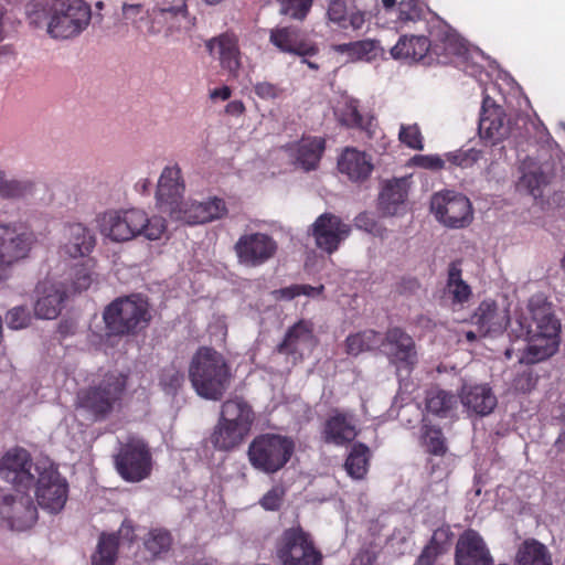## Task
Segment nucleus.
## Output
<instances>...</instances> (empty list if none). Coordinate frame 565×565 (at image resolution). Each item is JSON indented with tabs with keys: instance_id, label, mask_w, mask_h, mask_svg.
Here are the masks:
<instances>
[{
	"instance_id": "obj_1",
	"label": "nucleus",
	"mask_w": 565,
	"mask_h": 565,
	"mask_svg": "<svg viewBox=\"0 0 565 565\" xmlns=\"http://www.w3.org/2000/svg\"><path fill=\"white\" fill-rule=\"evenodd\" d=\"M28 17L34 26L45 28L52 39L68 40L87 29L92 10L84 0H34Z\"/></svg>"
},
{
	"instance_id": "obj_2",
	"label": "nucleus",
	"mask_w": 565,
	"mask_h": 565,
	"mask_svg": "<svg viewBox=\"0 0 565 565\" xmlns=\"http://www.w3.org/2000/svg\"><path fill=\"white\" fill-rule=\"evenodd\" d=\"M189 379L199 396L216 402L225 395L233 374L221 352L211 347H200L190 362Z\"/></svg>"
},
{
	"instance_id": "obj_3",
	"label": "nucleus",
	"mask_w": 565,
	"mask_h": 565,
	"mask_svg": "<svg viewBox=\"0 0 565 565\" xmlns=\"http://www.w3.org/2000/svg\"><path fill=\"white\" fill-rule=\"evenodd\" d=\"M104 332L90 330L88 341L95 350L107 351L115 345V339L135 332L141 321V296L118 297L103 311Z\"/></svg>"
},
{
	"instance_id": "obj_4",
	"label": "nucleus",
	"mask_w": 565,
	"mask_h": 565,
	"mask_svg": "<svg viewBox=\"0 0 565 565\" xmlns=\"http://www.w3.org/2000/svg\"><path fill=\"white\" fill-rule=\"evenodd\" d=\"M463 45L458 35L444 29L437 34L434 43L424 35H403L391 49V55L395 60L420 61L436 55L437 62L447 64L451 55H460Z\"/></svg>"
},
{
	"instance_id": "obj_5",
	"label": "nucleus",
	"mask_w": 565,
	"mask_h": 565,
	"mask_svg": "<svg viewBox=\"0 0 565 565\" xmlns=\"http://www.w3.org/2000/svg\"><path fill=\"white\" fill-rule=\"evenodd\" d=\"M295 448L292 438L275 433H264L257 435L248 445L247 458L255 470L274 475L290 461Z\"/></svg>"
},
{
	"instance_id": "obj_6",
	"label": "nucleus",
	"mask_w": 565,
	"mask_h": 565,
	"mask_svg": "<svg viewBox=\"0 0 565 565\" xmlns=\"http://www.w3.org/2000/svg\"><path fill=\"white\" fill-rule=\"evenodd\" d=\"M126 390V375L108 373L98 385L78 394V406L88 412L95 420H103L121 406Z\"/></svg>"
},
{
	"instance_id": "obj_7",
	"label": "nucleus",
	"mask_w": 565,
	"mask_h": 565,
	"mask_svg": "<svg viewBox=\"0 0 565 565\" xmlns=\"http://www.w3.org/2000/svg\"><path fill=\"white\" fill-rule=\"evenodd\" d=\"M38 475L31 489L38 505L51 513H60L68 498V482L49 459H40L36 467Z\"/></svg>"
},
{
	"instance_id": "obj_8",
	"label": "nucleus",
	"mask_w": 565,
	"mask_h": 565,
	"mask_svg": "<svg viewBox=\"0 0 565 565\" xmlns=\"http://www.w3.org/2000/svg\"><path fill=\"white\" fill-rule=\"evenodd\" d=\"M38 242L35 232L25 223L2 226L0 234V282L10 276V269L26 259Z\"/></svg>"
},
{
	"instance_id": "obj_9",
	"label": "nucleus",
	"mask_w": 565,
	"mask_h": 565,
	"mask_svg": "<svg viewBox=\"0 0 565 565\" xmlns=\"http://www.w3.org/2000/svg\"><path fill=\"white\" fill-rule=\"evenodd\" d=\"M276 553L281 565H322V553L316 547L310 533L300 525L282 532Z\"/></svg>"
},
{
	"instance_id": "obj_10",
	"label": "nucleus",
	"mask_w": 565,
	"mask_h": 565,
	"mask_svg": "<svg viewBox=\"0 0 565 565\" xmlns=\"http://www.w3.org/2000/svg\"><path fill=\"white\" fill-rule=\"evenodd\" d=\"M38 508L32 497L10 493L0 488V523L12 531H26L38 521Z\"/></svg>"
},
{
	"instance_id": "obj_11",
	"label": "nucleus",
	"mask_w": 565,
	"mask_h": 565,
	"mask_svg": "<svg viewBox=\"0 0 565 565\" xmlns=\"http://www.w3.org/2000/svg\"><path fill=\"white\" fill-rule=\"evenodd\" d=\"M430 210L444 225L452 228L467 226L472 220V207L469 199L454 191H445L433 195Z\"/></svg>"
},
{
	"instance_id": "obj_12",
	"label": "nucleus",
	"mask_w": 565,
	"mask_h": 565,
	"mask_svg": "<svg viewBox=\"0 0 565 565\" xmlns=\"http://www.w3.org/2000/svg\"><path fill=\"white\" fill-rule=\"evenodd\" d=\"M33 461L29 451L15 447L8 450L0 460V476L17 491L30 490L38 475V461Z\"/></svg>"
},
{
	"instance_id": "obj_13",
	"label": "nucleus",
	"mask_w": 565,
	"mask_h": 565,
	"mask_svg": "<svg viewBox=\"0 0 565 565\" xmlns=\"http://www.w3.org/2000/svg\"><path fill=\"white\" fill-rule=\"evenodd\" d=\"M381 348L398 370L412 372L418 363L415 340L401 327H390L382 335Z\"/></svg>"
},
{
	"instance_id": "obj_14",
	"label": "nucleus",
	"mask_w": 565,
	"mask_h": 565,
	"mask_svg": "<svg viewBox=\"0 0 565 565\" xmlns=\"http://www.w3.org/2000/svg\"><path fill=\"white\" fill-rule=\"evenodd\" d=\"M316 246L322 252L331 255L337 252L350 233L351 226L344 223L339 216L326 212L319 215L309 231Z\"/></svg>"
},
{
	"instance_id": "obj_15",
	"label": "nucleus",
	"mask_w": 565,
	"mask_h": 565,
	"mask_svg": "<svg viewBox=\"0 0 565 565\" xmlns=\"http://www.w3.org/2000/svg\"><path fill=\"white\" fill-rule=\"evenodd\" d=\"M234 250L239 264L257 267L274 257L277 243L265 233L244 234L235 243Z\"/></svg>"
},
{
	"instance_id": "obj_16",
	"label": "nucleus",
	"mask_w": 565,
	"mask_h": 565,
	"mask_svg": "<svg viewBox=\"0 0 565 565\" xmlns=\"http://www.w3.org/2000/svg\"><path fill=\"white\" fill-rule=\"evenodd\" d=\"M269 42L282 53L300 57H311L319 53L318 44L294 25L271 29Z\"/></svg>"
},
{
	"instance_id": "obj_17",
	"label": "nucleus",
	"mask_w": 565,
	"mask_h": 565,
	"mask_svg": "<svg viewBox=\"0 0 565 565\" xmlns=\"http://www.w3.org/2000/svg\"><path fill=\"white\" fill-rule=\"evenodd\" d=\"M138 221L139 214L135 210L108 211L98 217V227L105 237L124 242L141 233Z\"/></svg>"
},
{
	"instance_id": "obj_18",
	"label": "nucleus",
	"mask_w": 565,
	"mask_h": 565,
	"mask_svg": "<svg viewBox=\"0 0 565 565\" xmlns=\"http://www.w3.org/2000/svg\"><path fill=\"white\" fill-rule=\"evenodd\" d=\"M478 129L480 138L489 140L492 145H497L510 134L504 109L488 95L482 100Z\"/></svg>"
},
{
	"instance_id": "obj_19",
	"label": "nucleus",
	"mask_w": 565,
	"mask_h": 565,
	"mask_svg": "<svg viewBox=\"0 0 565 565\" xmlns=\"http://www.w3.org/2000/svg\"><path fill=\"white\" fill-rule=\"evenodd\" d=\"M206 49L220 61V66L227 72L231 77L237 78L242 67V52L239 50L238 38L234 32H224L210 39Z\"/></svg>"
},
{
	"instance_id": "obj_20",
	"label": "nucleus",
	"mask_w": 565,
	"mask_h": 565,
	"mask_svg": "<svg viewBox=\"0 0 565 565\" xmlns=\"http://www.w3.org/2000/svg\"><path fill=\"white\" fill-rule=\"evenodd\" d=\"M34 313L40 319L52 320L61 313L68 295L67 287L62 281L46 279L36 287Z\"/></svg>"
},
{
	"instance_id": "obj_21",
	"label": "nucleus",
	"mask_w": 565,
	"mask_h": 565,
	"mask_svg": "<svg viewBox=\"0 0 565 565\" xmlns=\"http://www.w3.org/2000/svg\"><path fill=\"white\" fill-rule=\"evenodd\" d=\"M455 565H493V558L482 536L475 530H466L458 539Z\"/></svg>"
},
{
	"instance_id": "obj_22",
	"label": "nucleus",
	"mask_w": 565,
	"mask_h": 565,
	"mask_svg": "<svg viewBox=\"0 0 565 565\" xmlns=\"http://www.w3.org/2000/svg\"><path fill=\"white\" fill-rule=\"evenodd\" d=\"M470 322L477 328L480 337L495 335L505 330L509 316L499 309L494 300L484 299L472 313Z\"/></svg>"
},
{
	"instance_id": "obj_23",
	"label": "nucleus",
	"mask_w": 565,
	"mask_h": 565,
	"mask_svg": "<svg viewBox=\"0 0 565 565\" xmlns=\"http://www.w3.org/2000/svg\"><path fill=\"white\" fill-rule=\"evenodd\" d=\"M317 344V338L313 333V323L301 319L288 328L282 341L276 350L280 354L291 355L295 359H302V350H312Z\"/></svg>"
},
{
	"instance_id": "obj_24",
	"label": "nucleus",
	"mask_w": 565,
	"mask_h": 565,
	"mask_svg": "<svg viewBox=\"0 0 565 565\" xmlns=\"http://www.w3.org/2000/svg\"><path fill=\"white\" fill-rule=\"evenodd\" d=\"M96 245L95 234L83 223H66L62 230V252L72 257H85Z\"/></svg>"
},
{
	"instance_id": "obj_25",
	"label": "nucleus",
	"mask_w": 565,
	"mask_h": 565,
	"mask_svg": "<svg viewBox=\"0 0 565 565\" xmlns=\"http://www.w3.org/2000/svg\"><path fill=\"white\" fill-rule=\"evenodd\" d=\"M359 434L354 416L347 412L334 411L324 422L322 438L324 443L344 446L352 443Z\"/></svg>"
},
{
	"instance_id": "obj_26",
	"label": "nucleus",
	"mask_w": 565,
	"mask_h": 565,
	"mask_svg": "<svg viewBox=\"0 0 565 565\" xmlns=\"http://www.w3.org/2000/svg\"><path fill=\"white\" fill-rule=\"evenodd\" d=\"M194 24L189 17L186 3L179 0V4L169 8L154 9L150 14L149 31L152 33L161 32L167 26V32L174 29H189Z\"/></svg>"
},
{
	"instance_id": "obj_27",
	"label": "nucleus",
	"mask_w": 565,
	"mask_h": 565,
	"mask_svg": "<svg viewBox=\"0 0 565 565\" xmlns=\"http://www.w3.org/2000/svg\"><path fill=\"white\" fill-rule=\"evenodd\" d=\"M338 169L351 182L362 183L370 178L374 166L364 151L348 147L338 159Z\"/></svg>"
},
{
	"instance_id": "obj_28",
	"label": "nucleus",
	"mask_w": 565,
	"mask_h": 565,
	"mask_svg": "<svg viewBox=\"0 0 565 565\" xmlns=\"http://www.w3.org/2000/svg\"><path fill=\"white\" fill-rule=\"evenodd\" d=\"M460 401L467 411L479 416L491 414L498 403L494 393L487 384L463 385Z\"/></svg>"
},
{
	"instance_id": "obj_29",
	"label": "nucleus",
	"mask_w": 565,
	"mask_h": 565,
	"mask_svg": "<svg viewBox=\"0 0 565 565\" xmlns=\"http://www.w3.org/2000/svg\"><path fill=\"white\" fill-rule=\"evenodd\" d=\"M184 188L181 169L177 164L164 168L160 175L156 192L160 206L166 205V211L168 212L170 207L174 206L182 199Z\"/></svg>"
},
{
	"instance_id": "obj_30",
	"label": "nucleus",
	"mask_w": 565,
	"mask_h": 565,
	"mask_svg": "<svg viewBox=\"0 0 565 565\" xmlns=\"http://www.w3.org/2000/svg\"><path fill=\"white\" fill-rule=\"evenodd\" d=\"M409 183L406 178L385 181L379 194V210L384 216H393L398 212L408 196Z\"/></svg>"
},
{
	"instance_id": "obj_31",
	"label": "nucleus",
	"mask_w": 565,
	"mask_h": 565,
	"mask_svg": "<svg viewBox=\"0 0 565 565\" xmlns=\"http://www.w3.org/2000/svg\"><path fill=\"white\" fill-rule=\"evenodd\" d=\"M290 149L296 159L306 171L316 170L326 150V140L322 137H302Z\"/></svg>"
},
{
	"instance_id": "obj_32",
	"label": "nucleus",
	"mask_w": 565,
	"mask_h": 565,
	"mask_svg": "<svg viewBox=\"0 0 565 565\" xmlns=\"http://www.w3.org/2000/svg\"><path fill=\"white\" fill-rule=\"evenodd\" d=\"M220 418L230 425L242 427V429L252 430L255 422L253 407L243 397H234L225 401L221 406Z\"/></svg>"
},
{
	"instance_id": "obj_33",
	"label": "nucleus",
	"mask_w": 565,
	"mask_h": 565,
	"mask_svg": "<svg viewBox=\"0 0 565 565\" xmlns=\"http://www.w3.org/2000/svg\"><path fill=\"white\" fill-rule=\"evenodd\" d=\"M461 275L460 263H450L444 296L450 300L454 308H462L472 296L471 287L462 279Z\"/></svg>"
},
{
	"instance_id": "obj_34",
	"label": "nucleus",
	"mask_w": 565,
	"mask_h": 565,
	"mask_svg": "<svg viewBox=\"0 0 565 565\" xmlns=\"http://www.w3.org/2000/svg\"><path fill=\"white\" fill-rule=\"evenodd\" d=\"M248 435L249 431L242 429L239 426L230 425L220 418L210 440L215 449L231 451L242 445Z\"/></svg>"
},
{
	"instance_id": "obj_35",
	"label": "nucleus",
	"mask_w": 565,
	"mask_h": 565,
	"mask_svg": "<svg viewBox=\"0 0 565 565\" xmlns=\"http://www.w3.org/2000/svg\"><path fill=\"white\" fill-rule=\"evenodd\" d=\"M529 308L532 319L536 324V332L534 335L558 340L561 323L552 313L551 306L546 302L535 305V302L531 300Z\"/></svg>"
},
{
	"instance_id": "obj_36",
	"label": "nucleus",
	"mask_w": 565,
	"mask_h": 565,
	"mask_svg": "<svg viewBox=\"0 0 565 565\" xmlns=\"http://www.w3.org/2000/svg\"><path fill=\"white\" fill-rule=\"evenodd\" d=\"M118 473L127 481L141 480V447L127 445L116 457Z\"/></svg>"
},
{
	"instance_id": "obj_37",
	"label": "nucleus",
	"mask_w": 565,
	"mask_h": 565,
	"mask_svg": "<svg viewBox=\"0 0 565 565\" xmlns=\"http://www.w3.org/2000/svg\"><path fill=\"white\" fill-rule=\"evenodd\" d=\"M371 457V450L365 444H353L344 461L347 473L354 480H363L369 472Z\"/></svg>"
},
{
	"instance_id": "obj_38",
	"label": "nucleus",
	"mask_w": 565,
	"mask_h": 565,
	"mask_svg": "<svg viewBox=\"0 0 565 565\" xmlns=\"http://www.w3.org/2000/svg\"><path fill=\"white\" fill-rule=\"evenodd\" d=\"M173 537L167 529L157 527L148 532L143 540V559L164 557L172 547Z\"/></svg>"
},
{
	"instance_id": "obj_39",
	"label": "nucleus",
	"mask_w": 565,
	"mask_h": 565,
	"mask_svg": "<svg viewBox=\"0 0 565 565\" xmlns=\"http://www.w3.org/2000/svg\"><path fill=\"white\" fill-rule=\"evenodd\" d=\"M420 446L431 457H444L448 452L447 439L443 429L423 420L419 436Z\"/></svg>"
},
{
	"instance_id": "obj_40",
	"label": "nucleus",
	"mask_w": 565,
	"mask_h": 565,
	"mask_svg": "<svg viewBox=\"0 0 565 565\" xmlns=\"http://www.w3.org/2000/svg\"><path fill=\"white\" fill-rule=\"evenodd\" d=\"M516 565H553L547 547L536 540H526L516 554Z\"/></svg>"
},
{
	"instance_id": "obj_41",
	"label": "nucleus",
	"mask_w": 565,
	"mask_h": 565,
	"mask_svg": "<svg viewBox=\"0 0 565 565\" xmlns=\"http://www.w3.org/2000/svg\"><path fill=\"white\" fill-rule=\"evenodd\" d=\"M558 348V340L533 335L521 358V362L535 364L552 356Z\"/></svg>"
},
{
	"instance_id": "obj_42",
	"label": "nucleus",
	"mask_w": 565,
	"mask_h": 565,
	"mask_svg": "<svg viewBox=\"0 0 565 565\" xmlns=\"http://www.w3.org/2000/svg\"><path fill=\"white\" fill-rule=\"evenodd\" d=\"M334 50L338 53H347L352 60L367 62L375 60L382 51L380 42L370 39L338 44Z\"/></svg>"
},
{
	"instance_id": "obj_43",
	"label": "nucleus",
	"mask_w": 565,
	"mask_h": 565,
	"mask_svg": "<svg viewBox=\"0 0 565 565\" xmlns=\"http://www.w3.org/2000/svg\"><path fill=\"white\" fill-rule=\"evenodd\" d=\"M425 403L426 409L429 413L439 417H446L457 406L458 398L450 392L433 387L427 391Z\"/></svg>"
},
{
	"instance_id": "obj_44",
	"label": "nucleus",
	"mask_w": 565,
	"mask_h": 565,
	"mask_svg": "<svg viewBox=\"0 0 565 565\" xmlns=\"http://www.w3.org/2000/svg\"><path fill=\"white\" fill-rule=\"evenodd\" d=\"M118 550V537L115 534L102 533L90 556V565H115Z\"/></svg>"
},
{
	"instance_id": "obj_45",
	"label": "nucleus",
	"mask_w": 565,
	"mask_h": 565,
	"mask_svg": "<svg viewBox=\"0 0 565 565\" xmlns=\"http://www.w3.org/2000/svg\"><path fill=\"white\" fill-rule=\"evenodd\" d=\"M382 334L374 330H364L348 335L345 339V352L349 355L356 356L364 351H371L381 348Z\"/></svg>"
},
{
	"instance_id": "obj_46",
	"label": "nucleus",
	"mask_w": 565,
	"mask_h": 565,
	"mask_svg": "<svg viewBox=\"0 0 565 565\" xmlns=\"http://www.w3.org/2000/svg\"><path fill=\"white\" fill-rule=\"evenodd\" d=\"M203 202L179 201L174 206L168 210L173 221L183 222L188 225L204 224L202 218Z\"/></svg>"
},
{
	"instance_id": "obj_47",
	"label": "nucleus",
	"mask_w": 565,
	"mask_h": 565,
	"mask_svg": "<svg viewBox=\"0 0 565 565\" xmlns=\"http://www.w3.org/2000/svg\"><path fill=\"white\" fill-rule=\"evenodd\" d=\"M546 175L536 167L534 170L523 172L522 177L518 182L520 190L526 191L533 198L542 195V186L546 184Z\"/></svg>"
},
{
	"instance_id": "obj_48",
	"label": "nucleus",
	"mask_w": 565,
	"mask_h": 565,
	"mask_svg": "<svg viewBox=\"0 0 565 565\" xmlns=\"http://www.w3.org/2000/svg\"><path fill=\"white\" fill-rule=\"evenodd\" d=\"M160 385L167 394L174 395L184 382V373L171 363L161 370Z\"/></svg>"
},
{
	"instance_id": "obj_49",
	"label": "nucleus",
	"mask_w": 565,
	"mask_h": 565,
	"mask_svg": "<svg viewBox=\"0 0 565 565\" xmlns=\"http://www.w3.org/2000/svg\"><path fill=\"white\" fill-rule=\"evenodd\" d=\"M339 122L348 128L365 129L356 100L347 102L337 113Z\"/></svg>"
},
{
	"instance_id": "obj_50",
	"label": "nucleus",
	"mask_w": 565,
	"mask_h": 565,
	"mask_svg": "<svg viewBox=\"0 0 565 565\" xmlns=\"http://www.w3.org/2000/svg\"><path fill=\"white\" fill-rule=\"evenodd\" d=\"M0 188L1 198L18 199L24 196L31 191L32 183L25 180L8 179L4 173Z\"/></svg>"
},
{
	"instance_id": "obj_51",
	"label": "nucleus",
	"mask_w": 565,
	"mask_h": 565,
	"mask_svg": "<svg viewBox=\"0 0 565 565\" xmlns=\"http://www.w3.org/2000/svg\"><path fill=\"white\" fill-rule=\"evenodd\" d=\"M323 290V286L313 287L311 285H290L274 291L276 299L292 300L298 296H317Z\"/></svg>"
},
{
	"instance_id": "obj_52",
	"label": "nucleus",
	"mask_w": 565,
	"mask_h": 565,
	"mask_svg": "<svg viewBox=\"0 0 565 565\" xmlns=\"http://www.w3.org/2000/svg\"><path fill=\"white\" fill-rule=\"evenodd\" d=\"M312 1L313 0H279L280 12L292 19L303 20L312 6Z\"/></svg>"
},
{
	"instance_id": "obj_53",
	"label": "nucleus",
	"mask_w": 565,
	"mask_h": 565,
	"mask_svg": "<svg viewBox=\"0 0 565 565\" xmlns=\"http://www.w3.org/2000/svg\"><path fill=\"white\" fill-rule=\"evenodd\" d=\"M398 138L399 141L408 148L415 150H422L424 148L423 135L417 124L401 125Z\"/></svg>"
},
{
	"instance_id": "obj_54",
	"label": "nucleus",
	"mask_w": 565,
	"mask_h": 565,
	"mask_svg": "<svg viewBox=\"0 0 565 565\" xmlns=\"http://www.w3.org/2000/svg\"><path fill=\"white\" fill-rule=\"evenodd\" d=\"M285 495L284 486L276 484L259 499L258 503L265 511H278L284 503Z\"/></svg>"
},
{
	"instance_id": "obj_55",
	"label": "nucleus",
	"mask_w": 565,
	"mask_h": 565,
	"mask_svg": "<svg viewBox=\"0 0 565 565\" xmlns=\"http://www.w3.org/2000/svg\"><path fill=\"white\" fill-rule=\"evenodd\" d=\"M253 92L263 100H275L284 96L285 88L277 83L258 81L253 85Z\"/></svg>"
},
{
	"instance_id": "obj_56",
	"label": "nucleus",
	"mask_w": 565,
	"mask_h": 565,
	"mask_svg": "<svg viewBox=\"0 0 565 565\" xmlns=\"http://www.w3.org/2000/svg\"><path fill=\"white\" fill-rule=\"evenodd\" d=\"M202 218L204 223L220 220L227 214V207L225 201L220 198H213L206 202H203Z\"/></svg>"
},
{
	"instance_id": "obj_57",
	"label": "nucleus",
	"mask_w": 565,
	"mask_h": 565,
	"mask_svg": "<svg viewBox=\"0 0 565 565\" xmlns=\"http://www.w3.org/2000/svg\"><path fill=\"white\" fill-rule=\"evenodd\" d=\"M482 156V151L470 148L467 150H458L455 152H450L447 156L448 161L452 164L460 168H469L472 167Z\"/></svg>"
},
{
	"instance_id": "obj_58",
	"label": "nucleus",
	"mask_w": 565,
	"mask_h": 565,
	"mask_svg": "<svg viewBox=\"0 0 565 565\" xmlns=\"http://www.w3.org/2000/svg\"><path fill=\"white\" fill-rule=\"evenodd\" d=\"M6 320L10 329L19 330L29 326L31 316L25 307L18 306L8 311Z\"/></svg>"
},
{
	"instance_id": "obj_59",
	"label": "nucleus",
	"mask_w": 565,
	"mask_h": 565,
	"mask_svg": "<svg viewBox=\"0 0 565 565\" xmlns=\"http://www.w3.org/2000/svg\"><path fill=\"white\" fill-rule=\"evenodd\" d=\"M167 232V222L162 216L153 215L143 224V237L150 241L160 239Z\"/></svg>"
},
{
	"instance_id": "obj_60",
	"label": "nucleus",
	"mask_w": 565,
	"mask_h": 565,
	"mask_svg": "<svg viewBox=\"0 0 565 565\" xmlns=\"http://www.w3.org/2000/svg\"><path fill=\"white\" fill-rule=\"evenodd\" d=\"M93 282V275L92 271L84 267H77L74 269V274L72 277V285L68 289V292H81L83 290H86L89 288V286Z\"/></svg>"
},
{
	"instance_id": "obj_61",
	"label": "nucleus",
	"mask_w": 565,
	"mask_h": 565,
	"mask_svg": "<svg viewBox=\"0 0 565 565\" xmlns=\"http://www.w3.org/2000/svg\"><path fill=\"white\" fill-rule=\"evenodd\" d=\"M347 4L345 0H332L328 7L329 20L339 24L342 28H348L347 24Z\"/></svg>"
},
{
	"instance_id": "obj_62",
	"label": "nucleus",
	"mask_w": 565,
	"mask_h": 565,
	"mask_svg": "<svg viewBox=\"0 0 565 565\" xmlns=\"http://www.w3.org/2000/svg\"><path fill=\"white\" fill-rule=\"evenodd\" d=\"M452 535L454 534L449 526H440L434 531L428 544L440 550V552L446 553L450 545Z\"/></svg>"
},
{
	"instance_id": "obj_63",
	"label": "nucleus",
	"mask_w": 565,
	"mask_h": 565,
	"mask_svg": "<svg viewBox=\"0 0 565 565\" xmlns=\"http://www.w3.org/2000/svg\"><path fill=\"white\" fill-rule=\"evenodd\" d=\"M398 11V20L404 22L417 21L422 17V9L415 0L401 1Z\"/></svg>"
},
{
	"instance_id": "obj_64",
	"label": "nucleus",
	"mask_w": 565,
	"mask_h": 565,
	"mask_svg": "<svg viewBox=\"0 0 565 565\" xmlns=\"http://www.w3.org/2000/svg\"><path fill=\"white\" fill-rule=\"evenodd\" d=\"M414 163L423 169L440 170L445 166V161L437 154H418L413 158Z\"/></svg>"
}]
</instances>
